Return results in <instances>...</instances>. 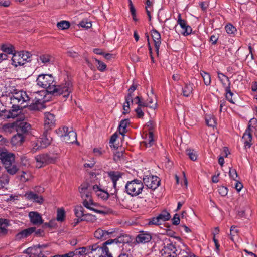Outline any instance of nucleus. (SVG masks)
Wrapping results in <instances>:
<instances>
[{"label":"nucleus","mask_w":257,"mask_h":257,"mask_svg":"<svg viewBox=\"0 0 257 257\" xmlns=\"http://www.w3.org/2000/svg\"><path fill=\"white\" fill-rule=\"evenodd\" d=\"M44 91H38L28 94L26 91L14 90L10 95L12 111L20 110L30 104L31 110L39 109V105L44 101Z\"/></svg>","instance_id":"obj_1"},{"label":"nucleus","mask_w":257,"mask_h":257,"mask_svg":"<svg viewBox=\"0 0 257 257\" xmlns=\"http://www.w3.org/2000/svg\"><path fill=\"white\" fill-rule=\"evenodd\" d=\"M79 190L81 196L83 200V204L86 208L99 213L103 212L94 208L95 205L93 202L91 192L93 190V186L87 183H83L79 187Z\"/></svg>","instance_id":"obj_2"},{"label":"nucleus","mask_w":257,"mask_h":257,"mask_svg":"<svg viewBox=\"0 0 257 257\" xmlns=\"http://www.w3.org/2000/svg\"><path fill=\"white\" fill-rule=\"evenodd\" d=\"M53 89L55 90L52 91L51 94L68 98L73 90V86L71 81L67 78L58 85H56L55 83Z\"/></svg>","instance_id":"obj_3"},{"label":"nucleus","mask_w":257,"mask_h":257,"mask_svg":"<svg viewBox=\"0 0 257 257\" xmlns=\"http://www.w3.org/2000/svg\"><path fill=\"white\" fill-rule=\"evenodd\" d=\"M37 85L45 88L49 93L54 91L53 88L55 84L54 78L51 74H42L38 75L36 80Z\"/></svg>","instance_id":"obj_4"},{"label":"nucleus","mask_w":257,"mask_h":257,"mask_svg":"<svg viewBox=\"0 0 257 257\" xmlns=\"http://www.w3.org/2000/svg\"><path fill=\"white\" fill-rule=\"evenodd\" d=\"M143 189L144 184L143 182L137 179L128 181L125 186L126 192L131 196L139 195L142 192Z\"/></svg>","instance_id":"obj_5"},{"label":"nucleus","mask_w":257,"mask_h":257,"mask_svg":"<svg viewBox=\"0 0 257 257\" xmlns=\"http://www.w3.org/2000/svg\"><path fill=\"white\" fill-rule=\"evenodd\" d=\"M57 133L60 137L61 140L66 143H77L76 133L73 131H69L66 126L59 128Z\"/></svg>","instance_id":"obj_6"},{"label":"nucleus","mask_w":257,"mask_h":257,"mask_svg":"<svg viewBox=\"0 0 257 257\" xmlns=\"http://www.w3.org/2000/svg\"><path fill=\"white\" fill-rule=\"evenodd\" d=\"M37 167L40 168L47 164L53 163L56 160V157L48 154H42L35 157Z\"/></svg>","instance_id":"obj_7"},{"label":"nucleus","mask_w":257,"mask_h":257,"mask_svg":"<svg viewBox=\"0 0 257 257\" xmlns=\"http://www.w3.org/2000/svg\"><path fill=\"white\" fill-rule=\"evenodd\" d=\"M257 123V120L255 118H252L250 120L248 124V127L243 134L242 138V141L244 144L245 148H249L251 145L252 136L250 133L251 130V125Z\"/></svg>","instance_id":"obj_8"},{"label":"nucleus","mask_w":257,"mask_h":257,"mask_svg":"<svg viewBox=\"0 0 257 257\" xmlns=\"http://www.w3.org/2000/svg\"><path fill=\"white\" fill-rule=\"evenodd\" d=\"M52 138L48 135V131L45 130L43 133V137L37 140L36 146L33 150L35 152L39 148H44L49 145L51 142Z\"/></svg>","instance_id":"obj_9"},{"label":"nucleus","mask_w":257,"mask_h":257,"mask_svg":"<svg viewBox=\"0 0 257 257\" xmlns=\"http://www.w3.org/2000/svg\"><path fill=\"white\" fill-rule=\"evenodd\" d=\"M143 184L150 189L155 190L159 185L160 183V179L156 176H145L143 178Z\"/></svg>","instance_id":"obj_10"},{"label":"nucleus","mask_w":257,"mask_h":257,"mask_svg":"<svg viewBox=\"0 0 257 257\" xmlns=\"http://www.w3.org/2000/svg\"><path fill=\"white\" fill-rule=\"evenodd\" d=\"M115 232L114 229H110L108 230L98 228L94 232V236L99 239H106L110 237Z\"/></svg>","instance_id":"obj_11"},{"label":"nucleus","mask_w":257,"mask_h":257,"mask_svg":"<svg viewBox=\"0 0 257 257\" xmlns=\"http://www.w3.org/2000/svg\"><path fill=\"white\" fill-rule=\"evenodd\" d=\"M56 119L55 115L50 112L45 113L44 127L46 131L52 129L55 126Z\"/></svg>","instance_id":"obj_12"},{"label":"nucleus","mask_w":257,"mask_h":257,"mask_svg":"<svg viewBox=\"0 0 257 257\" xmlns=\"http://www.w3.org/2000/svg\"><path fill=\"white\" fill-rule=\"evenodd\" d=\"M0 158L5 167L15 163V156L11 153L2 152L0 154Z\"/></svg>","instance_id":"obj_13"},{"label":"nucleus","mask_w":257,"mask_h":257,"mask_svg":"<svg viewBox=\"0 0 257 257\" xmlns=\"http://www.w3.org/2000/svg\"><path fill=\"white\" fill-rule=\"evenodd\" d=\"M31 223L36 226H39L43 223V220L40 213L36 211H31L29 213Z\"/></svg>","instance_id":"obj_14"},{"label":"nucleus","mask_w":257,"mask_h":257,"mask_svg":"<svg viewBox=\"0 0 257 257\" xmlns=\"http://www.w3.org/2000/svg\"><path fill=\"white\" fill-rule=\"evenodd\" d=\"M177 23L182 29V34L183 35L187 36L191 33V27L187 24L185 20L182 19L180 14L178 15Z\"/></svg>","instance_id":"obj_15"},{"label":"nucleus","mask_w":257,"mask_h":257,"mask_svg":"<svg viewBox=\"0 0 257 257\" xmlns=\"http://www.w3.org/2000/svg\"><path fill=\"white\" fill-rule=\"evenodd\" d=\"M151 35L153 38L155 51L157 54L159 53V50L161 44V35L156 30H152L151 31Z\"/></svg>","instance_id":"obj_16"},{"label":"nucleus","mask_w":257,"mask_h":257,"mask_svg":"<svg viewBox=\"0 0 257 257\" xmlns=\"http://www.w3.org/2000/svg\"><path fill=\"white\" fill-rule=\"evenodd\" d=\"M93 190L99 198L105 200L108 198L109 194L98 185H93Z\"/></svg>","instance_id":"obj_17"},{"label":"nucleus","mask_w":257,"mask_h":257,"mask_svg":"<svg viewBox=\"0 0 257 257\" xmlns=\"http://www.w3.org/2000/svg\"><path fill=\"white\" fill-rule=\"evenodd\" d=\"M27 198L33 202L42 204L44 201V199L41 195H39L32 191L27 193L25 195Z\"/></svg>","instance_id":"obj_18"},{"label":"nucleus","mask_w":257,"mask_h":257,"mask_svg":"<svg viewBox=\"0 0 257 257\" xmlns=\"http://www.w3.org/2000/svg\"><path fill=\"white\" fill-rule=\"evenodd\" d=\"M35 231V227H32L24 229L22 231L19 232L16 235V238L17 239H21L22 238L27 237L28 236H30L32 233H34Z\"/></svg>","instance_id":"obj_19"},{"label":"nucleus","mask_w":257,"mask_h":257,"mask_svg":"<svg viewBox=\"0 0 257 257\" xmlns=\"http://www.w3.org/2000/svg\"><path fill=\"white\" fill-rule=\"evenodd\" d=\"M112 240H108L102 244V248L100 252V257H112V254L109 252V249L107 245L111 244Z\"/></svg>","instance_id":"obj_20"},{"label":"nucleus","mask_w":257,"mask_h":257,"mask_svg":"<svg viewBox=\"0 0 257 257\" xmlns=\"http://www.w3.org/2000/svg\"><path fill=\"white\" fill-rule=\"evenodd\" d=\"M108 174L112 181L113 187L116 190L117 181L121 178L122 174L118 171H110L108 172Z\"/></svg>","instance_id":"obj_21"},{"label":"nucleus","mask_w":257,"mask_h":257,"mask_svg":"<svg viewBox=\"0 0 257 257\" xmlns=\"http://www.w3.org/2000/svg\"><path fill=\"white\" fill-rule=\"evenodd\" d=\"M74 211L75 215L78 218L77 221L75 223V225L80 221L86 220L85 217V215L84 213V209L82 206H77Z\"/></svg>","instance_id":"obj_22"},{"label":"nucleus","mask_w":257,"mask_h":257,"mask_svg":"<svg viewBox=\"0 0 257 257\" xmlns=\"http://www.w3.org/2000/svg\"><path fill=\"white\" fill-rule=\"evenodd\" d=\"M31 129V125L25 121H20L17 123V131L23 133L28 132Z\"/></svg>","instance_id":"obj_23"},{"label":"nucleus","mask_w":257,"mask_h":257,"mask_svg":"<svg viewBox=\"0 0 257 257\" xmlns=\"http://www.w3.org/2000/svg\"><path fill=\"white\" fill-rule=\"evenodd\" d=\"M151 239V236L149 233H140L137 235L136 241L138 243H145L149 242Z\"/></svg>","instance_id":"obj_24"},{"label":"nucleus","mask_w":257,"mask_h":257,"mask_svg":"<svg viewBox=\"0 0 257 257\" xmlns=\"http://www.w3.org/2000/svg\"><path fill=\"white\" fill-rule=\"evenodd\" d=\"M12 64L15 67L24 65L20 52L13 54L12 58Z\"/></svg>","instance_id":"obj_25"},{"label":"nucleus","mask_w":257,"mask_h":257,"mask_svg":"<svg viewBox=\"0 0 257 257\" xmlns=\"http://www.w3.org/2000/svg\"><path fill=\"white\" fill-rule=\"evenodd\" d=\"M24 141V137L20 133L14 135L11 139V144L14 146L21 145Z\"/></svg>","instance_id":"obj_26"},{"label":"nucleus","mask_w":257,"mask_h":257,"mask_svg":"<svg viewBox=\"0 0 257 257\" xmlns=\"http://www.w3.org/2000/svg\"><path fill=\"white\" fill-rule=\"evenodd\" d=\"M102 248V245L100 246L98 243L91 245V253L93 257H100V252Z\"/></svg>","instance_id":"obj_27"},{"label":"nucleus","mask_w":257,"mask_h":257,"mask_svg":"<svg viewBox=\"0 0 257 257\" xmlns=\"http://www.w3.org/2000/svg\"><path fill=\"white\" fill-rule=\"evenodd\" d=\"M130 124V120L128 119H125L121 120L118 127L119 133L124 136L125 133L127 132L126 127Z\"/></svg>","instance_id":"obj_28"},{"label":"nucleus","mask_w":257,"mask_h":257,"mask_svg":"<svg viewBox=\"0 0 257 257\" xmlns=\"http://www.w3.org/2000/svg\"><path fill=\"white\" fill-rule=\"evenodd\" d=\"M91 246L80 247L74 251L75 255H82L83 254H91Z\"/></svg>","instance_id":"obj_29"},{"label":"nucleus","mask_w":257,"mask_h":257,"mask_svg":"<svg viewBox=\"0 0 257 257\" xmlns=\"http://www.w3.org/2000/svg\"><path fill=\"white\" fill-rule=\"evenodd\" d=\"M38 61L44 65H47L52 61V57L49 54H43L39 57Z\"/></svg>","instance_id":"obj_30"},{"label":"nucleus","mask_w":257,"mask_h":257,"mask_svg":"<svg viewBox=\"0 0 257 257\" xmlns=\"http://www.w3.org/2000/svg\"><path fill=\"white\" fill-rule=\"evenodd\" d=\"M225 90L226 99L231 103L235 104V101L232 98L234 94L230 90V83L227 84V86L226 87Z\"/></svg>","instance_id":"obj_31"},{"label":"nucleus","mask_w":257,"mask_h":257,"mask_svg":"<svg viewBox=\"0 0 257 257\" xmlns=\"http://www.w3.org/2000/svg\"><path fill=\"white\" fill-rule=\"evenodd\" d=\"M193 86L194 85L193 83L186 84L184 87L182 89V93L183 96L185 97H189L192 92Z\"/></svg>","instance_id":"obj_32"},{"label":"nucleus","mask_w":257,"mask_h":257,"mask_svg":"<svg viewBox=\"0 0 257 257\" xmlns=\"http://www.w3.org/2000/svg\"><path fill=\"white\" fill-rule=\"evenodd\" d=\"M9 220L6 219H0V234H5L7 233V227L9 225Z\"/></svg>","instance_id":"obj_33"},{"label":"nucleus","mask_w":257,"mask_h":257,"mask_svg":"<svg viewBox=\"0 0 257 257\" xmlns=\"http://www.w3.org/2000/svg\"><path fill=\"white\" fill-rule=\"evenodd\" d=\"M162 251H164V253H167L169 256H171L172 253H175L176 248L172 243H168L164 247Z\"/></svg>","instance_id":"obj_34"},{"label":"nucleus","mask_w":257,"mask_h":257,"mask_svg":"<svg viewBox=\"0 0 257 257\" xmlns=\"http://www.w3.org/2000/svg\"><path fill=\"white\" fill-rule=\"evenodd\" d=\"M112 241V243L125 244L130 241V237L127 235H121Z\"/></svg>","instance_id":"obj_35"},{"label":"nucleus","mask_w":257,"mask_h":257,"mask_svg":"<svg viewBox=\"0 0 257 257\" xmlns=\"http://www.w3.org/2000/svg\"><path fill=\"white\" fill-rule=\"evenodd\" d=\"M218 78L219 81L222 83L223 86L226 88V87L227 86V84L230 83L228 78L225 76L224 74L221 72H218Z\"/></svg>","instance_id":"obj_36"},{"label":"nucleus","mask_w":257,"mask_h":257,"mask_svg":"<svg viewBox=\"0 0 257 257\" xmlns=\"http://www.w3.org/2000/svg\"><path fill=\"white\" fill-rule=\"evenodd\" d=\"M7 172L10 175L15 174L18 171V168L15 163L11 164L5 167Z\"/></svg>","instance_id":"obj_37"},{"label":"nucleus","mask_w":257,"mask_h":257,"mask_svg":"<svg viewBox=\"0 0 257 257\" xmlns=\"http://www.w3.org/2000/svg\"><path fill=\"white\" fill-rule=\"evenodd\" d=\"M10 177L7 173H3L0 176V185L2 187H5L9 182Z\"/></svg>","instance_id":"obj_38"},{"label":"nucleus","mask_w":257,"mask_h":257,"mask_svg":"<svg viewBox=\"0 0 257 257\" xmlns=\"http://www.w3.org/2000/svg\"><path fill=\"white\" fill-rule=\"evenodd\" d=\"M32 178V175L29 171H22V174L20 176V180L22 182H26Z\"/></svg>","instance_id":"obj_39"},{"label":"nucleus","mask_w":257,"mask_h":257,"mask_svg":"<svg viewBox=\"0 0 257 257\" xmlns=\"http://www.w3.org/2000/svg\"><path fill=\"white\" fill-rule=\"evenodd\" d=\"M159 218L162 222L169 220L171 218V215L166 210H163L158 215Z\"/></svg>","instance_id":"obj_40"},{"label":"nucleus","mask_w":257,"mask_h":257,"mask_svg":"<svg viewBox=\"0 0 257 257\" xmlns=\"http://www.w3.org/2000/svg\"><path fill=\"white\" fill-rule=\"evenodd\" d=\"M144 145L146 147H151L154 143L153 134L150 131L148 134V138L144 142Z\"/></svg>","instance_id":"obj_41"},{"label":"nucleus","mask_w":257,"mask_h":257,"mask_svg":"<svg viewBox=\"0 0 257 257\" xmlns=\"http://www.w3.org/2000/svg\"><path fill=\"white\" fill-rule=\"evenodd\" d=\"M200 74L203 78L204 84L207 86L209 85L211 83V77L209 74L204 71H202Z\"/></svg>","instance_id":"obj_42"},{"label":"nucleus","mask_w":257,"mask_h":257,"mask_svg":"<svg viewBox=\"0 0 257 257\" xmlns=\"http://www.w3.org/2000/svg\"><path fill=\"white\" fill-rule=\"evenodd\" d=\"M1 49L7 55L14 54V47L12 45H3Z\"/></svg>","instance_id":"obj_43"},{"label":"nucleus","mask_w":257,"mask_h":257,"mask_svg":"<svg viewBox=\"0 0 257 257\" xmlns=\"http://www.w3.org/2000/svg\"><path fill=\"white\" fill-rule=\"evenodd\" d=\"M20 53L21 55V57L23 60L24 64L26 62H29V61H30V58L31 55L29 52L23 51V52H20Z\"/></svg>","instance_id":"obj_44"},{"label":"nucleus","mask_w":257,"mask_h":257,"mask_svg":"<svg viewBox=\"0 0 257 257\" xmlns=\"http://www.w3.org/2000/svg\"><path fill=\"white\" fill-rule=\"evenodd\" d=\"M186 153L191 160L195 161L197 160V155L196 152L194 150L191 149H187L186 150Z\"/></svg>","instance_id":"obj_45"},{"label":"nucleus","mask_w":257,"mask_h":257,"mask_svg":"<svg viewBox=\"0 0 257 257\" xmlns=\"http://www.w3.org/2000/svg\"><path fill=\"white\" fill-rule=\"evenodd\" d=\"M57 27L61 30L67 29L70 27V23L67 21H61L57 23Z\"/></svg>","instance_id":"obj_46"},{"label":"nucleus","mask_w":257,"mask_h":257,"mask_svg":"<svg viewBox=\"0 0 257 257\" xmlns=\"http://www.w3.org/2000/svg\"><path fill=\"white\" fill-rule=\"evenodd\" d=\"M206 123L209 126H215L216 125L215 118L211 116H207L206 117Z\"/></svg>","instance_id":"obj_47"},{"label":"nucleus","mask_w":257,"mask_h":257,"mask_svg":"<svg viewBox=\"0 0 257 257\" xmlns=\"http://www.w3.org/2000/svg\"><path fill=\"white\" fill-rule=\"evenodd\" d=\"M225 28L228 34H234L236 32V28L231 24L226 25Z\"/></svg>","instance_id":"obj_48"},{"label":"nucleus","mask_w":257,"mask_h":257,"mask_svg":"<svg viewBox=\"0 0 257 257\" xmlns=\"http://www.w3.org/2000/svg\"><path fill=\"white\" fill-rule=\"evenodd\" d=\"M117 138H118V135L116 133L114 134L111 137V138H110V142H109V145H110V147L111 148H113L114 149L118 148L117 146H116L114 144V143L116 141V140L117 139Z\"/></svg>","instance_id":"obj_49"},{"label":"nucleus","mask_w":257,"mask_h":257,"mask_svg":"<svg viewBox=\"0 0 257 257\" xmlns=\"http://www.w3.org/2000/svg\"><path fill=\"white\" fill-rule=\"evenodd\" d=\"M95 60L97 63L98 69L101 72L104 71L106 68V65L104 63L97 59H95Z\"/></svg>","instance_id":"obj_50"},{"label":"nucleus","mask_w":257,"mask_h":257,"mask_svg":"<svg viewBox=\"0 0 257 257\" xmlns=\"http://www.w3.org/2000/svg\"><path fill=\"white\" fill-rule=\"evenodd\" d=\"M65 217V212L63 209H60L58 210L57 220L58 221H63Z\"/></svg>","instance_id":"obj_51"},{"label":"nucleus","mask_w":257,"mask_h":257,"mask_svg":"<svg viewBox=\"0 0 257 257\" xmlns=\"http://www.w3.org/2000/svg\"><path fill=\"white\" fill-rule=\"evenodd\" d=\"M138 107H149L150 108L155 109L156 107V103H154L152 105H149V103L147 102V101H140V103L138 104Z\"/></svg>","instance_id":"obj_52"},{"label":"nucleus","mask_w":257,"mask_h":257,"mask_svg":"<svg viewBox=\"0 0 257 257\" xmlns=\"http://www.w3.org/2000/svg\"><path fill=\"white\" fill-rule=\"evenodd\" d=\"M161 223V221L157 216L156 217L152 218L149 222V225H159Z\"/></svg>","instance_id":"obj_53"},{"label":"nucleus","mask_w":257,"mask_h":257,"mask_svg":"<svg viewBox=\"0 0 257 257\" xmlns=\"http://www.w3.org/2000/svg\"><path fill=\"white\" fill-rule=\"evenodd\" d=\"M230 239L232 241H234V237L237 235L238 230L235 229V227L232 226L230 229Z\"/></svg>","instance_id":"obj_54"},{"label":"nucleus","mask_w":257,"mask_h":257,"mask_svg":"<svg viewBox=\"0 0 257 257\" xmlns=\"http://www.w3.org/2000/svg\"><path fill=\"white\" fill-rule=\"evenodd\" d=\"M218 192L222 196H225L228 193V189L225 187L221 186L218 188Z\"/></svg>","instance_id":"obj_55"},{"label":"nucleus","mask_w":257,"mask_h":257,"mask_svg":"<svg viewBox=\"0 0 257 257\" xmlns=\"http://www.w3.org/2000/svg\"><path fill=\"white\" fill-rule=\"evenodd\" d=\"M123 156V151H116L114 153V159L115 161H118L120 160Z\"/></svg>","instance_id":"obj_56"},{"label":"nucleus","mask_w":257,"mask_h":257,"mask_svg":"<svg viewBox=\"0 0 257 257\" xmlns=\"http://www.w3.org/2000/svg\"><path fill=\"white\" fill-rule=\"evenodd\" d=\"M79 25L83 28L88 29L92 26V24L90 22H88L87 21H82L80 23Z\"/></svg>","instance_id":"obj_57"},{"label":"nucleus","mask_w":257,"mask_h":257,"mask_svg":"<svg viewBox=\"0 0 257 257\" xmlns=\"http://www.w3.org/2000/svg\"><path fill=\"white\" fill-rule=\"evenodd\" d=\"M229 175L230 178L235 180V179L237 177V173L236 171L234 169L230 168L229 172Z\"/></svg>","instance_id":"obj_58"},{"label":"nucleus","mask_w":257,"mask_h":257,"mask_svg":"<svg viewBox=\"0 0 257 257\" xmlns=\"http://www.w3.org/2000/svg\"><path fill=\"white\" fill-rule=\"evenodd\" d=\"M172 224L175 225H178L180 223L179 216L177 214H175L172 220Z\"/></svg>","instance_id":"obj_59"},{"label":"nucleus","mask_w":257,"mask_h":257,"mask_svg":"<svg viewBox=\"0 0 257 257\" xmlns=\"http://www.w3.org/2000/svg\"><path fill=\"white\" fill-rule=\"evenodd\" d=\"M125 103H126L127 105L130 104V101L133 102V94L128 92V94L126 96H125Z\"/></svg>","instance_id":"obj_60"},{"label":"nucleus","mask_w":257,"mask_h":257,"mask_svg":"<svg viewBox=\"0 0 257 257\" xmlns=\"http://www.w3.org/2000/svg\"><path fill=\"white\" fill-rule=\"evenodd\" d=\"M135 111L138 117L142 118L144 116V112H143L141 107L138 106V107L136 108Z\"/></svg>","instance_id":"obj_61"},{"label":"nucleus","mask_w":257,"mask_h":257,"mask_svg":"<svg viewBox=\"0 0 257 257\" xmlns=\"http://www.w3.org/2000/svg\"><path fill=\"white\" fill-rule=\"evenodd\" d=\"M22 164L25 166L30 165V162L28 159L25 156H23L21 158Z\"/></svg>","instance_id":"obj_62"},{"label":"nucleus","mask_w":257,"mask_h":257,"mask_svg":"<svg viewBox=\"0 0 257 257\" xmlns=\"http://www.w3.org/2000/svg\"><path fill=\"white\" fill-rule=\"evenodd\" d=\"M41 247V246L40 245H38V246H34L33 247H31L30 248L32 249V255H36L37 254H38V252L37 251L38 249H39Z\"/></svg>","instance_id":"obj_63"},{"label":"nucleus","mask_w":257,"mask_h":257,"mask_svg":"<svg viewBox=\"0 0 257 257\" xmlns=\"http://www.w3.org/2000/svg\"><path fill=\"white\" fill-rule=\"evenodd\" d=\"M10 5V0H0V6L7 7Z\"/></svg>","instance_id":"obj_64"}]
</instances>
